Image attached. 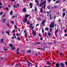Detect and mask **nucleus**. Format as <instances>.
<instances>
[{
    "mask_svg": "<svg viewBox=\"0 0 67 67\" xmlns=\"http://www.w3.org/2000/svg\"><path fill=\"white\" fill-rule=\"evenodd\" d=\"M38 26H39V24H37V25H36V27H37Z\"/></svg>",
    "mask_w": 67,
    "mask_h": 67,
    "instance_id": "nucleus-61",
    "label": "nucleus"
},
{
    "mask_svg": "<svg viewBox=\"0 0 67 67\" xmlns=\"http://www.w3.org/2000/svg\"><path fill=\"white\" fill-rule=\"evenodd\" d=\"M16 67H18V66H19V64H16Z\"/></svg>",
    "mask_w": 67,
    "mask_h": 67,
    "instance_id": "nucleus-59",
    "label": "nucleus"
},
{
    "mask_svg": "<svg viewBox=\"0 0 67 67\" xmlns=\"http://www.w3.org/2000/svg\"><path fill=\"white\" fill-rule=\"evenodd\" d=\"M46 22V20H44L43 21L41 22V24L43 25V26H45V23Z\"/></svg>",
    "mask_w": 67,
    "mask_h": 67,
    "instance_id": "nucleus-4",
    "label": "nucleus"
},
{
    "mask_svg": "<svg viewBox=\"0 0 67 67\" xmlns=\"http://www.w3.org/2000/svg\"><path fill=\"white\" fill-rule=\"evenodd\" d=\"M51 24L50 25V27H52V28H54V27L55 23L53 21H52Z\"/></svg>",
    "mask_w": 67,
    "mask_h": 67,
    "instance_id": "nucleus-1",
    "label": "nucleus"
},
{
    "mask_svg": "<svg viewBox=\"0 0 67 67\" xmlns=\"http://www.w3.org/2000/svg\"><path fill=\"white\" fill-rule=\"evenodd\" d=\"M4 31H3L1 32L2 34H4Z\"/></svg>",
    "mask_w": 67,
    "mask_h": 67,
    "instance_id": "nucleus-57",
    "label": "nucleus"
},
{
    "mask_svg": "<svg viewBox=\"0 0 67 67\" xmlns=\"http://www.w3.org/2000/svg\"><path fill=\"white\" fill-rule=\"evenodd\" d=\"M31 52L32 51L31 50H29L27 51V52L28 53H31Z\"/></svg>",
    "mask_w": 67,
    "mask_h": 67,
    "instance_id": "nucleus-35",
    "label": "nucleus"
},
{
    "mask_svg": "<svg viewBox=\"0 0 67 67\" xmlns=\"http://www.w3.org/2000/svg\"><path fill=\"white\" fill-rule=\"evenodd\" d=\"M63 17H64L65 16V15H66V14L65 13H63Z\"/></svg>",
    "mask_w": 67,
    "mask_h": 67,
    "instance_id": "nucleus-28",
    "label": "nucleus"
},
{
    "mask_svg": "<svg viewBox=\"0 0 67 67\" xmlns=\"http://www.w3.org/2000/svg\"><path fill=\"white\" fill-rule=\"evenodd\" d=\"M48 35L49 36H51V32H48Z\"/></svg>",
    "mask_w": 67,
    "mask_h": 67,
    "instance_id": "nucleus-19",
    "label": "nucleus"
},
{
    "mask_svg": "<svg viewBox=\"0 0 67 67\" xmlns=\"http://www.w3.org/2000/svg\"><path fill=\"white\" fill-rule=\"evenodd\" d=\"M46 0L44 1L42 3H41L39 5L40 7H42V5H43V4H46Z\"/></svg>",
    "mask_w": 67,
    "mask_h": 67,
    "instance_id": "nucleus-2",
    "label": "nucleus"
},
{
    "mask_svg": "<svg viewBox=\"0 0 67 67\" xmlns=\"http://www.w3.org/2000/svg\"><path fill=\"white\" fill-rule=\"evenodd\" d=\"M50 31L51 32L52 31V28H51L50 29Z\"/></svg>",
    "mask_w": 67,
    "mask_h": 67,
    "instance_id": "nucleus-50",
    "label": "nucleus"
},
{
    "mask_svg": "<svg viewBox=\"0 0 67 67\" xmlns=\"http://www.w3.org/2000/svg\"><path fill=\"white\" fill-rule=\"evenodd\" d=\"M29 5L30 6V8H32V7H33V5H32V3H30L29 4Z\"/></svg>",
    "mask_w": 67,
    "mask_h": 67,
    "instance_id": "nucleus-12",
    "label": "nucleus"
},
{
    "mask_svg": "<svg viewBox=\"0 0 67 67\" xmlns=\"http://www.w3.org/2000/svg\"><path fill=\"white\" fill-rule=\"evenodd\" d=\"M27 21V18H25L23 20H22L23 22L24 23H26V21Z\"/></svg>",
    "mask_w": 67,
    "mask_h": 67,
    "instance_id": "nucleus-3",
    "label": "nucleus"
},
{
    "mask_svg": "<svg viewBox=\"0 0 67 67\" xmlns=\"http://www.w3.org/2000/svg\"><path fill=\"white\" fill-rule=\"evenodd\" d=\"M35 2L37 3V5L38 6L39 5V3H38V1L37 0H35Z\"/></svg>",
    "mask_w": 67,
    "mask_h": 67,
    "instance_id": "nucleus-8",
    "label": "nucleus"
},
{
    "mask_svg": "<svg viewBox=\"0 0 67 67\" xmlns=\"http://www.w3.org/2000/svg\"><path fill=\"white\" fill-rule=\"evenodd\" d=\"M31 29H32V30H33L34 28V26H32L31 27Z\"/></svg>",
    "mask_w": 67,
    "mask_h": 67,
    "instance_id": "nucleus-45",
    "label": "nucleus"
},
{
    "mask_svg": "<svg viewBox=\"0 0 67 67\" xmlns=\"http://www.w3.org/2000/svg\"><path fill=\"white\" fill-rule=\"evenodd\" d=\"M60 0H58L56 1V3H60Z\"/></svg>",
    "mask_w": 67,
    "mask_h": 67,
    "instance_id": "nucleus-22",
    "label": "nucleus"
},
{
    "mask_svg": "<svg viewBox=\"0 0 67 67\" xmlns=\"http://www.w3.org/2000/svg\"><path fill=\"white\" fill-rule=\"evenodd\" d=\"M45 30L46 31H48V30H49V28H48L46 27L45 28Z\"/></svg>",
    "mask_w": 67,
    "mask_h": 67,
    "instance_id": "nucleus-36",
    "label": "nucleus"
},
{
    "mask_svg": "<svg viewBox=\"0 0 67 67\" xmlns=\"http://www.w3.org/2000/svg\"><path fill=\"white\" fill-rule=\"evenodd\" d=\"M2 12L0 13V15H2Z\"/></svg>",
    "mask_w": 67,
    "mask_h": 67,
    "instance_id": "nucleus-64",
    "label": "nucleus"
},
{
    "mask_svg": "<svg viewBox=\"0 0 67 67\" xmlns=\"http://www.w3.org/2000/svg\"><path fill=\"white\" fill-rule=\"evenodd\" d=\"M41 44V42H38L36 43V44Z\"/></svg>",
    "mask_w": 67,
    "mask_h": 67,
    "instance_id": "nucleus-54",
    "label": "nucleus"
},
{
    "mask_svg": "<svg viewBox=\"0 0 67 67\" xmlns=\"http://www.w3.org/2000/svg\"><path fill=\"white\" fill-rule=\"evenodd\" d=\"M44 35H45L46 36H47V34L46 33V32H44Z\"/></svg>",
    "mask_w": 67,
    "mask_h": 67,
    "instance_id": "nucleus-46",
    "label": "nucleus"
},
{
    "mask_svg": "<svg viewBox=\"0 0 67 67\" xmlns=\"http://www.w3.org/2000/svg\"><path fill=\"white\" fill-rule=\"evenodd\" d=\"M56 43H57V42L56 41H54V44H56Z\"/></svg>",
    "mask_w": 67,
    "mask_h": 67,
    "instance_id": "nucleus-51",
    "label": "nucleus"
},
{
    "mask_svg": "<svg viewBox=\"0 0 67 67\" xmlns=\"http://www.w3.org/2000/svg\"><path fill=\"white\" fill-rule=\"evenodd\" d=\"M42 33H44V29H43V28H42Z\"/></svg>",
    "mask_w": 67,
    "mask_h": 67,
    "instance_id": "nucleus-38",
    "label": "nucleus"
},
{
    "mask_svg": "<svg viewBox=\"0 0 67 67\" xmlns=\"http://www.w3.org/2000/svg\"><path fill=\"white\" fill-rule=\"evenodd\" d=\"M44 48H49V47L47 46H45L43 47Z\"/></svg>",
    "mask_w": 67,
    "mask_h": 67,
    "instance_id": "nucleus-29",
    "label": "nucleus"
},
{
    "mask_svg": "<svg viewBox=\"0 0 67 67\" xmlns=\"http://www.w3.org/2000/svg\"><path fill=\"white\" fill-rule=\"evenodd\" d=\"M43 8H41L40 9V12L41 13H42V12H43Z\"/></svg>",
    "mask_w": 67,
    "mask_h": 67,
    "instance_id": "nucleus-24",
    "label": "nucleus"
},
{
    "mask_svg": "<svg viewBox=\"0 0 67 67\" xmlns=\"http://www.w3.org/2000/svg\"><path fill=\"white\" fill-rule=\"evenodd\" d=\"M35 10L36 11H37V7H35Z\"/></svg>",
    "mask_w": 67,
    "mask_h": 67,
    "instance_id": "nucleus-40",
    "label": "nucleus"
},
{
    "mask_svg": "<svg viewBox=\"0 0 67 67\" xmlns=\"http://www.w3.org/2000/svg\"><path fill=\"white\" fill-rule=\"evenodd\" d=\"M38 19H39V20H40V21H41V18H40L39 17L38 18Z\"/></svg>",
    "mask_w": 67,
    "mask_h": 67,
    "instance_id": "nucleus-55",
    "label": "nucleus"
},
{
    "mask_svg": "<svg viewBox=\"0 0 67 67\" xmlns=\"http://www.w3.org/2000/svg\"><path fill=\"white\" fill-rule=\"evenodd\" d=\"M19 48H18L17 50L16 51V54H18V55H19V54H20V53L19 52Z\"/></svg>",
    "mask_w": 67,
    "mask_h": 67,
    "instance_id": "nucleus-7",
    "label": "nucleus"
},
{
    "mask_svg": "<svg viewBox=\"0 0 67 67\" xmlns=\"http://www.w3.org/2000/svg\"><path fill=\"white\" fill-rule=\"evenodd\" d=\"M47 8L48 9H51V8H50V6H49V5H48Z\"/></svg>",
    "mask_w": 67,
    "mask_h": 67,
    "instance_id": "nucleus-39",
    "label": "nucleus"
},
{
    "mask_svg": "<svg viewBox=\"0 0 67 67\" xmlns=\"http://www.w3.org/2000/svg\"><path fill=\"white\" fill-rule=\"evenodd\" d=\"M5 10H8V8H5Z\"/></svg>",
    "mask_w": 67,
    "mask_h": 67,
    "instance_id": "nucleus-52",
    "label": "nucleus"
},
{
    "mask_svg": "<svg viewBox=\"0 0 67 67\" xmlns=\"http://www.w3.org/2000/svg\"><path fill=\"white\" fill-rule=\"evenodd\" d=\"M64 36H66V37H67V34H66L64 35Z\"/></svg>",
    "mask_w": 67,
    "mask_h": 67,
    "instance_id": "nucleus-63",
    "label": "nucleus"
},
{
    "mask_svg": "<svg viewBox=\"0 0 67 67\" xmlns=\"http://www.w3.org/2000/svg\"><path fill=\"white\" fill-rule=\"evenodd\" d=\"M32 34L34 35H36V31H34V32H32Z\"/></svg>",
    "mask_w": 67,
    "mask_h": 67,
    "instance_id": "nucleus-9",
    "label": "nucleus"
},
{
    "mask_svg": "<svg viewBox=\"0 0 67 67\" xmlns=\"http://www.w3.org/2000/svg\"><path fill=\"white\" fill-rule=\"evenodd\" d=\"M12 50H15V47H14L12 48Z\"/></svg>",
    "mask_w": 67,
    "mask_h": 67,
    "instance_id": "nucleus-32",
    "label": "nucleus"
},
{
    "mask_svg": "<svg viewBox=\"0 0 67 67\" xmlns=\"http://www.w3.org/2000/svg\"><path fill=\"white\" fill-rule=\"evenodd\" d=\"M24 33L25 34L26 33V30H25L24 31Z\"/></svg>",
    "mask_w": 67,
    "mask_h": 67,
    "instance_id": "nucleus-62",
    "label": "nucleus"
},
{
    "mask_svg": "<svg viewBox=\"0 0 67 67\" xmlns=\"http://www.w3.org/2000/svg\"><path fill=\"white\" fill-rule=\"evenodd\" d=\"M17 38L18 41H20V40H21V39H20V37H18Z\"/></svg>",
    "mask_w": 67,
    "mask_h": 67,
    "instance_id": "nucleus-37",
    "label": "nucleus"
},
{
    "mask_svg": "<svg viewBox=\"0 0 67 67\" xmlns=\"http://www.w3.org/2000/svg\"><path fill=\"white\" fill-rule=\"evenodd\" d=\"M17 5H14V8H16L18 7V6H19V5L18 4H17Z\"/></svg>",
    "mask_w": 67,
    "mask_h": 67,
    "instance_id": "nucleus-6",
    "label": "nucleus"
},
{
    "mask_svg": "<svg viewBox=\"0 0 67 67\" xmlns=\"http://www.w3.org/2000/svg\"><path fill=\"white\" fill-rule=\"evenodd\" d=\"M55 66L57 67H59L60 66V64L58 63H56L55 64Z\"/></svg>",
    "mask_w": 67,
    "mask_h": 67,
    "instance_id": "nucleus-10",
    "label": "nucleus"
},
{
    "mask_svg": "<svg viewBox=\"0 0 67 67\" xmlns=\"http://www.w3.org/2000/svg\"><path fill=\"white\" fill-rule=\"evenodd\" d=\"M17 15H18V14H15V16H16V18H17Z\"/></svg>",
    "mask_w": 67,
    "mask_h": 67,
    "instance_id": "nucleus-60",
    "label": "nucleus"
},
{
    "mask_svg": "<svg viewBox=\"0 0 67 67\" xmlns=\"http://www.w3.org/2000/svg\"><path fill=\"white\" fill-rule=\"evenodd\" d=\"M65 64L66 65H67V61L65 62Z\"/></svg>",
    "mask_w": 67,
    "mask_h": 67,
    "instance_id": "nucleus-49",
    "label": "nucleus"
},
{
    "mask_svg": "<svg viewBox=\"0 0 67 67\" xmlns=\"http://www.w3.org/2000/svg\"><path fill=\"white\" fill-rule=\"evenodd\" d=\"M27 36V33H26L25 34V38H26V37Z\"/></svg>",
    "mask_w": 67,
    "mask_h": 67,
    "instance_id": "nucleus-26",
    "label": "nucleus"
},
{
    "mask_svg": "<svg viewBox=\"0 0 67 67\" xmlns=\"http://www.w3.org/2000/svg\"><path fill=\"white\" fill-rule=\"evenodd\" d=\"M49 16L50 17V19L51 20H52L53 18L52 17V14H51V13L50 14V15H49Z\"/></svg>",
    "mask_w": 67,
    "mask_h": 67,
    "instance_id": "nucleus-11",
    "label": "nucleus"
},
{
    "mask_svg": "<svg viewBox=\"0 0 67 67\" xmlns=\"http://www.w3.org/2000/svg\"><path fill=\"white\" fill-rule=\"evenodd\" d=\"M13 35L14 37H15V38H16V36H15V34H13Z\"/></svg>",
    "mask_w": 67,
    "mask_h": 67,
    "instance_id": "nucleus-34",
    "label": "nucleus"
},
{
    "mask_svg": "<svg viewBox=\"0 0 67 67\" xmlns=\"http://www.w3.org/2000/svg\"><path fill=\"white\" fill-rule=\"evenodd\" d=\"M53 8L55 9H56V8H58V6H54Z\"/></svg>",
    "mask_w": 67,
    "mask_h": 67,
    "instance_id": "nucleus-30",
    "label": "nucleus"
},
{
    "mask_svg": "<svg viewBox=\"0 0 67 67\" xmlns=\"http://www.w3.org/2000/svg\"><path fill=\"white\" fill-rule=\"evenodd\" d=\"M12 13H13L12 11H11L9 13L10 15H12Z\"/></svg>",
    "mask_w": 67,
    "mask_h": 67,
    "instance_id": "nucleus-31",
    "label": "nucleus"
},
{
    "mask_svg": "<svg viewBox=\"0 0 67 67\" xmlns=\"http://www.w3.org/2000/svg\"><path fill=\"white\" fill-rule=\"evenodd\" d=\"M58 29H57L55 31V34L57 33V32H58Z\"/></svg>",
    "mask_w": 67,
    "mask_h": 67,
    "instance_id": "nucleus-23",
    "label": "nucleus"
},
{
    "mask_svg": "<svg viewBox=\"0 0 67 67\" xmlns=\"http://www.w3.org/2000/svg\"><path fill=\"white\" fill-rule=\"evenodd\" d=\"M47 65H50V62H47Z\"/></svg>",
    "mask_w": 67,
    "mask_h": 67,
    "instance_id": "nucleus-43",
    "label": "nucleus"
},
{
    "mask_svg": "<svg viewBox=\"0 0 67 67\" xmlns=\"http://www.w3.org/2000/svg\"><path fill=\"white\" fill-rule=\"evenodd\" d=\"M9 46H10V47H13V45L12 44H9Z\"/></svg>",
    "mask_w": 67,
    "mask_h": 67,
    "instance_id": "nucleus-33",
    "label": "nucleus"
},
{
    "mask_svg": "<svg viewBox=\"0 0 67 67\" xmlns=\"http://www.w3.org/2000/svg\"><path fill=\"white\" fill-rule=\"evenodd\" d=\"M11 23H12V24H14V21H12L11 22Z\"/></svg>",
    "mask_w": 67,
    "mask_h": 67,
    "instance_id": "nucleus-48",
    "label": "nucleus"
},
{
    "mask_svg": "<svg viewBox=\"0 0 67 67\" xmlns=\"http://www.w3.org/2000/svg\"><path fill=\"white\" fill-rule=\"evenodd\" d=\"M5 18L2 19V23H3V22H5Z\"/></svg>",
    "mask_w": 67,
    "mask_h": 67,
    "instance_id": "nucleus-17",
    "label": "nucleus"
},
{
    "mask_svg": "<svg viewBox=\"0 0 67 67\" xmlns=\"http://www.w3.org/2000/svg\"><path fill=\"white\" fill-rule=\"evenodd\" d=\"M38 49H43V51H45L46 50V49H43L42 48H39Z\"/></svg>",
    "mask_w": 67,
    "mask_h": 67,
    "instance_id": "nucleus-20",
    "label": "nucleus"
},
{
    "mask_svg": "<svg viewBox=\"0 0 67 67\" xmlns=\"http://www.w3.org/2000/svg\"><path fill=\"white\" fill-rule=\"evenodd\" d=\"M48 44L49 45H52V43L51 42H49L48 43Z\"/></svg>",
    "mask_w": 67,
    "mask_h": 67,
    "instance_id": "nucleus-47",
    "label": "nucleus"
},
{
    "mask_svg": "<svg viewBox=\"0 0 67 67\" xmlns=\"http://www.w3.org/2000/svg\"><path fill=\"white\" fill-rule=\"evenodd\" d=\"M6 25H7V26H8V27H9L10 26L9 24H7V23L6 24Z\"/></svg>",
    "mask_w": 67,
    "mask_h": 67,
    "instance_id": "nucleus-42",
    "label": "nucleus"
},
{
    "mask_svg": "<svg viewBox=\"0 0 67 67\" xmlns=\"http://www.w3.org/2000/svg\"><path fill=\"white\" fill-rule=\"evenodd\" d=\"M32 26H33V24H30V27H32Z\"/></svg>",
    "mask_w": 67,
    "mask_h": 67,
    "instance_id": "nucleus-27",
    "label": "nucleus"
},
{
    "mask_svg": "<svg viewBox=\"0 0 67 67\" xmlns=\"http://www.w3.org/2000/svg\"><path fill=\"white\" fill-rule=\"evenodd\" d=\"M15 29H14L13 30V31L12 32L13 33H14V32H15Z\"/></svg>",
    "mask_w": 67,
    "mask_h": 67,
    "instance_id": "nucleus-53",
    "label": "nucleus"
},
{
    "mask_svg": "<svg viewBox=\"0 0 67 67\" xmlns=\"http://www.w3.org/2000/svg\"><path fill=\"white\" fill-rule=\"evenodd\" d=\"M62 54H63V53L62 52L60 53V54H59L60 56H61V55H62Z\"/></svg>",
    "mask_w": 67,
    "mask_h": 67,
    "instance_id": "nucleus-56",
    "label": "nucleus"
},
{
    "mask_svg": "<svg viewBox=\"0 0 67 67\" xmlns=\"http://www.w3.org/2000/svg\"><path fill=\"white\" fill-rule=\"evenodd\" d=\"M40 40L41 41H42V40H43V37H41L40 38Z\"/></svg>",
    "mask_w": 67,
    "mask_h": 67,
    "instance_id": "nucleus-58",
    "label": "nucleus"
},
{
    "mask_svg": "<svg viewBox=\"0 0 67 67\" xmlns=\"http://www.w3.org/2000/svg\"><path fill=\"white\" fill-rule=\"evenodd\" d=\"M4 50L5 51H7V49L5 47H4Z\"/></svg>",
    "mask_w": 67,
    "mask_h": 67,
    "instance_id": "nucleus-25",
    "label": "nucleus"
},
{
    "mask_svg": "<svg viewBox=\"0 0 67 67\" xmlns=\"http://www.w3.org/2000/svg\"><path fill=\"white\" fill-rule=\"evenodd\" d=\"M23 12H26V8H23Z\"/></svg>",
    "mask_w": 67,
    "mask_h": 67,
    "instance_id": "nucleus-5",
    "label": "nucleus"
},
{
    "mask_svg": "<svg viewBox=\"0 0 67 67\" xmlns=\"http://www.w3.org/2000/svg\"><path fill=\"white\" fill-rule=\"evenodd\" d=\"M29 14H26L25 15V18H27L29 17Z\"/></svg>",
    "mask_w": 67,
    "mask_h": 67,
    "instance_id": "nucleus-15",
    "label": "nucleus"
},
{
    "mask_svg": "<svg viewBox=\"0 0 67 67\" xmlns=\"http://www.w3.org/2000/svg\"><path fill=\"white\" fill-rule=\"evenodd\" d=\"M60 65L62 67H64V64L63 63H60Z\"/></svg>",
    "mask_w": 67,
    "mask_h": 67,
    "instance_id": "nucleus-13",
    "label": "nucleus"
},
{
    "mask_svg": "<svg viewBox=\"0 0 67 67\" xmlns=\"http://www.w3.org/2000/svg\"><path fill=\"white\" fill-rule=\"evenodd\" d=\"M47 14H49V13H51V11H49V12H47Z\"/></svg>",
    "mask_w": 67,
    "mask_h": 67,
    "instance_id": "nucleus-41",
    "label": "nucleus"
},
{
    "mask_svg": "<svg viewBox=\"0 0 67 67\" xmlns=\"http://www.w3.org/2000/svg\"><path fill=\"white\" fill-rule=\"evenodd\" d=\"M3 39H1V43L2 44L3 43Z\"/></svg>",
    "mask_w": 67,
    "mask_h": 67,
    "instance_id": "nucleus-21",
    "label": "nucleus"
},
{
    "mask_svg": "<svg viewBox=\"0 0 67 67\" xmlns=\"http://www.w3.org/2000/svg\"><path fill=\"white\" fill-rule=\"evenodd\" d=\"M43 5H44L42 8H43V9H45V7L46 6V5L45 4H43Z\"/></svg>",
    "mask_w": 67,
    "mask_h": 67,
    "instance_id": "nucleus-14",
    "label": "nucleus"
},
{
    "mask_svg": "<svg viewBox=\"0 0 67 67\" xmlns=\"http://www.w3.org/2000/svg\"><path fill=\"white\" fill-rule=\"evenodd\" d=\"M5 33H7V35H9L10 34V32H9V31H5Z\"/></svg>",
    "mask_w": 67,
    "mask_h": 67,
    "instance_id": "nucleus-16",
    "label": "nucleus"
},
{
    "mask_svg": "<svg viewBox=\"0 0 67 67\" xmlns=\"http://www.w3.org/2000/svg\"><path fill=\"white\" fill-rule=\"evenodd\" d=\"M58 22L59 23H60L61 22V20L60 19H58Z\"/></svg>",
    "mask_w": 67,
    "mask_h": 67,
    "instance_id": "nucleus-44",
    "label": "nucleus"
},
{
    "mask_svg": "<svg viewBox=\"0 0 67 67\" xmlns=\"http://www.w3.org/2000/svg\"><path fill=\"white\" fill-rule=\"evenodd\" d=\"M26 23L28 25H29L30 23V21H29V20H28L27 21Z\"/></svg>",
    "mask_w": 67,
    "mask_h": 67,
    "instance_id": "nucleus-18",
    "label": "nucleus"
}]
</instances>
